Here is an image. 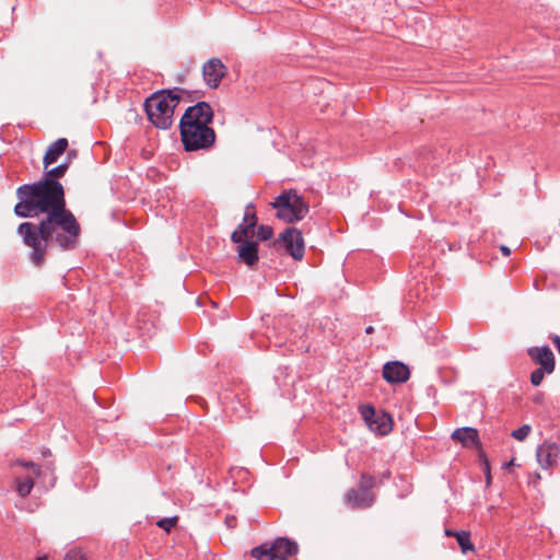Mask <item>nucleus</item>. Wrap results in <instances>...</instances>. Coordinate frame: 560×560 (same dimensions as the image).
I'll return each instance as SVG.
<instances>
[{"label":"nucleus","mask_w":560,"mask_h":560,"mask_svg":"<svg viewBox=\"0 0 560 560\" xmlns=\"http://www.w3.org/2000/svg\"><path fill=\"white\" fill-rule=\"evenodd\" d=\"M46 213L39 225L24 222L19 226L24 243L33 248L32 261L36 266L44 262L48 244L56 243L63 250L74 249L79 244L81 229L72 212Z\"/></svg>","instance_id":"nucleus-1"},{"label":"nucleus","mask_w":560,"mask_h":560,"mask_svg":"<svg viewBox=\"0 0 560 560\" xmlns=\"http://www.w3.org/2000/svg\"><path fill=\"white\" fill-rule=\"evenodd\" d=\"M213 110L207 102L189 106L179 121L180 138L186 151L206 150L213 145L215 132L209 124Z\"/></svg>","instance_id":"nucleus-2"},{"label":"nucleus","mask_w":560,"mask_h":560,"mask_svg":"<svg viewBox=\"0 0 560 560\" xmlns=\"http://www.w3.org/2000/svg\"><path fill=\"white\" fill-rule=\"evenodd\" d=\"M18 203L13 210H67L61 183L39 179L16 189Z\"/></svg>","instance_id":"nucleus-3"},{"label":"nucleus","mask_w":560,"mask_h":560,"mask_svg":"<svg viewBox=\"0 0 560 560\" xmlns=\"http://www.w3.org/2000/svg\"><path fill=\"white\" fill-rule=\"evenodd\" d=\"M180 89L162 90L153 93L144 102L149 120L159 129H168L174 122V109L180 101Z\"/></svg>","instance_id":"nucleus-4"},{"label":"nucleus","mask_w":560,"mask_h":560,"mask_svg":"<svg viewBox=\"0 0 560 560\" xmlns=\"http://www.w3.org/2000/svg\"><path fill=\"white\" fill-rule=\"evenodd\" d=\"M258 223L256 212H245L243 222L232 233L231 240L236 244V253L240 261L248 267L258 262V243L255 240V225Z\"/></svg>","instance_id":"nucleus-5"},{"label":"nucleus","mask_w":560,"mask_h":560,"mask_svg":"<svg viewBox=\"0 0 560 560\" xmlns=\"http://www.w3.org/2000/svg\"><path fill=\"white\" fill-rule=\"evenodd\" d=\"M298 552V545L287 538H278L271 545L264 544L252 549L257 560H288Z\"/></svg>","instance_id":"nucleus-6"},{"label":"nucleus","mask_w":560,"mask_h":560,"mask_svg":"<svg viewBox=\"0 0 560 560\" xmlns=\"http://www.w3.org/2000/svg\"><path fill=\"white\" fill-rule=\"evenodd\" d=\"M275 245L283 248L294 260H302L304 257V240L301 231L295 228H288L280 233Z\"/></svg>","instance_id":"nucleus-7"},{"label":"nucleus","mask_w":560,"mask_h":560,"mask_svg":"<svg viewBox=\"0 0 560 560\" xmlns=\"http://www.w3.org/2000/svg\"><path fill=\"white\" fill-rule=\"evenodd\" d=\"M359 411L371 431L380 435L388 434L393 429L392 417L386 412H376L371 405H362Z\"/></svg>","instance_id":"nucleus-8"},{"label":"nucleus","mask_w":560,"mask_h":560,"mask_svg":"<svg viewBox=\"0 0 560 560\" xmlns=\"http://www.w3.org/2000/svg\"><path fill=\"white\" fill-rule=\"evenodd\" d=\"M276 210H310L315 205H310L303 196L295 190H284L271 203Z\"/></svg>","instance_id":"nucleus-9"},{"label":"nucleus","mask_w":560,"mask_h":560,"mask_svg":"<svg viewBox=\"0 0 560 560\" xmlns=\"http://www.w3.org/2000/svg\"><path fill=\"white\" fill-rule=\"evenodd\" d=\"M536 458L542 469H553L560 458V447L555 442L546 441L537 447Z\"/></svg>","instance_id":"nucleus-10"},{"label":"nucleus","mask_w":560,"mask_h":560,"mask_svg":"<svg viewBox=\"0 0 560 560\" xmlns=\"http://www.w3.org/2000/svg\"><path fill=\"white\" fill-rule=\"evenodd\" d=\"M16 465H20L27 470L25 476H16L15 478L16 491L21 497L24 498L31 493L34 487L35 478L39 474V467L33 462L24 460H18Z\"/></svg>","instance_id":"nucleus-11"},{"label":"nucleus","mask_w":560,"mask_h":560,"mask_svg":"<svg viewBox=\"0 0 560 560\" xmlns=\"http://www.w3.org/2000/svg\"><path fill=\"white\" fill-rule=\"evenodd\" d=\"M226 73V68L219 58H211L202 67V75L206 84L217 89Z\"/></svg>","instance_id":"nucleus-12"},{"label":"nucleus","mask_w":560,"mask_h":560,"mask_svg":"<svg viewBox=\"0 0 560 560\" xmlns=\"http://www.w3.org/2000/svg\"><path fill=\"white\" fill-rule=\"evenodd\" d=\"M529 358L539 365L547 374H552L556 369L555 355L548 346L532 347L527 351Z\"/></svg>","instance_id":"nucleus-13"},{"label":"nucleus","mask_w":560,"mask_h":560,"mask_svg":"<svg viewBox=\"0 0 560 560\" xmlns=\"http://www.w3.org/2000/svg\"><path fill=\"white\" fill-rule=\"evenodd\" d=\"M383 377L390 384L405 383L410 377V371L409 368L401 362H387L383 366Z\"/></svg>","instance_id":"nucleus-14"},{"label":"nucleus","mask_w":560,"mask_h":560,"mask_svg":"<svg viewBox=\"0 0 560 560\" xmlns=\"http://www.w3.org/2000/svg\"><path fill=\"white\" fill-rule=\"evenodd\" d=\"M452 439L459 442L464 447L478 448L480 446L478 430L470 427L456 429L452 433Z\"/></svg>","instance_id":"nucleus-15"},{"label":"nucleus","mask_w":560,"mask_h":560,"mask_svg":"<svg viewBox=\"0 0 560 560\" xmlns=\"http://www.w3.org/2000/svg\"><path fill=\"white\" fill-rule=\"evenodd\" d=\"M373 498L366 490L350 489L346 494V503L352 508H368L372 504Z\"/></svg>","instance_id":"nucleus-16"},{"label":"nucleus","mask_w":560,"mask_h":560,"mask_svg":"<svg viewBox=\"0 0 560 560\" xmlns=\"http://www.w3.org/2000/svg\"><path fill=\"white\" fill-rule=\"evenodd\" d=\"M68 148V140L66 138H59L56 141H54L47 149L44 159L43 164L44 167L47 168L50 164L58 161L60 155L65 153V151Z\"/></svg>","instance_id":"nucleus-17"},{"label":"nucleus","mask_w":560,"mask_h":560,"mask_svg":"<svg viewBox=\"0 0 560 560\" xmlns=\"http://www.w3.org/2000/svg\"><path fill=\"white\" fill-rule=\"evenodd\" d=\"M68 167L69 165L67 163H62L50 170L45 168V176L43 177V179L58 182V178H61L66 174Z\"/></svg>","instance_id":"nucleus-18"},{"label":"nucleus","mask_w":560,"mask_h":560,"mask_svg":"<svg viewBox=\"0 0 560 560\" xmlns=\"http://www.w3.org/2000/svg\"><path fill=\"white\" fill-rule=\"evenodd\" d=\"M463 553L474 550V545L470 542L469 532L462 530L454 534Z\"/></svg>","instance_id":"nucleus-19"},{"label":"nucleus","mask_w":560,"mask_h":560,"mask_svg":"<svg viewBox=\"0 0 560 560\" xmlns=\"http://www.w3.org/2000/svg\"><path fill=\"white\" fill-rule=\"evenodd\" d=\"M273 235V230L271 226L269 225H265V224H261V225H258L256 223L255 225V240L258 242V241H268L272 237Z\"/></svg>","instance_id":"nucleus-20"},{"label":"nucleus","mask_w":560,"mask_h":560,"mask_svg":"<svg viewBox=\"0 0 560 560\" xmlns=\"http://www.w3.org/2000/svg\"><path fill=\"white\" fill-rule=\"evenodd\" d=\"M532 432V427L529 424H523L516 430L511 432V436L517 441H524L528 438Z\"/></svg>","instance_id":"nucleus-21"},{"label":"nucleus","mask_w":560,"mask_h":560,"mask_svg":"<svg viewBox=\"0 0 560 560\" xmlns=\"http://www.w3.org/2000/svg\"><path fill=\"white\" fill-rule=\"evenodd\" d=\"M63 560H89L86 555L79 548L70 549Z\"/></svg>","instance_id":"nucleus-22"},{"label":"nucleus","mask_w":560,"mask_h":560,"mask_svg":"<svg viewBox=\"0 0 560 560\" xmlns=\"http://www.w3.org/2000/svg\"><path fill=\"white\" fill-rule=\"evenodd\" d=\"M546 374H547V371L542 370L541 368H538L535 371H533L530 374L532 385L539 386L542 383Z\"/></svg>","instance_id":"nucleus-23"},{"label":"nucleus","mask_w":560,"mask_h":560,"mask_svg":"<svg viewBox=\"0 0 560 560\" xmlns=\"http://www.w3.org/2000/svg\"><path fill=\"white\" fill-rule=\"evenodd\" d=\"M302 212H277L278 218L289 221V222H295L302 220L304 217L301 214Z\"/></svg>","instance_id":"nucleus-24"},{"label":"nucleus","mask_w":560,"mask_h":560,"mask_svg":"<svg viewBox=\"0 0 560 560\" xmlns=\"http://www.w3.org/2000/svg\"><path fill=\"white\" fill-rule=\"evenodd\" d=\"M177 523V517H165V518H162L160 520L156 525L166 530V532H170Z\"/></svg>","instance_id":"nucleus-25"},{"label":"nucleus","mask_w":560,"mask_h":560,"mask_svg":"<svg viewBox=\"0 0 560 560\" xmlns=\"http://www.w3.org/2000/svg\"><path fill=\"white\" fill-rule=\"evenodd\" d=\"M374 485V478L370 475L363 474L361 476V489L369 491L371 487Z\"/></svg>","instance_id":"nucleus-26"},{"label":"nucleus","mask_w":560,"mask_h":560,"mask_svg":"<svg viewBox=\"0 0 560 560\" xmlns=\"http://www.w3.org/2000/svg\"><path fill=\"white\" fill-rule=\"evenodd\" d=\"M225 524L229 528H234L236 526V517L235 516H226Z\"/></svg>","instance_id":"nucleus-27"},{"label":"nucleus","mask_w":560,"mask_h":560,"mask_svg":"<svg viewBox=\"0 0 560 560\" xmlns=\"http://www.w3.org/2000/svg\"><path fill=\"white\" fill-rule=\"evenodd\" d=\"M553 345L556 346L557 350L559 351L560 353V337L559 336H553L551 338Z\"/></svg>","instance_id":"nucleus-28"},{"label":"nucleus","mask_w":560,"mask_h":560,"mask_svg":"<svg viewBox=\"0 0 560 560\" xmlns=\"http://www.w3.org/2000/svg\"><path fill=\"white\" fill-rule=\"evenodd\" d=\"M500 250L502 252V254H503L505 257L510 256V254H511V249H510L508 246H505V245H502V246L500 247Z\"/></svg>","instance_id":"nucleus-29"},{"label":"nucleus","mask_w":560,"mask_h":560,"mask_svg":"<svg viewBox=\"0 0 560 560\" xmlns=\"http://www.w3.org/2000/svg\"><path fill=\"white\" fill-rule=\"evenodd\" d=\"M19 217H22V218H28L31 217V213L32 212H15Z\"/></svg>","instance_id":"nucleus-30"},{"label":"nucleus","mask_w":560,"mask_h":560,"mask_svg":"<svg viewBox=\"0 0 560 560\" xmlns=\"http://www.w3.org/2000/svg\"><path fill=\"white\" fill-rule=\"evenodd\" d=\"M455 533H456V532H453V530H451V529H446V530H445L446 536H450V537H454V534H455Z\"/></svg>","instance_id":"nucleus-31"},{"label":"nucleus","mask_w":560,"mask_h":560,"mask_svg":"<svg viewBox=\"0 0 560 560\" xmlns=\"http://www.w3.org/2000/svg\"><path fill=\"white\" fill-rule=\"evenodd\" d=\"M373 331H374V328L372 326H369V327L365 328V332L368 335L372 334Z\"/></svg>","instance_id":"nucleus-32"},{"label":"nucleus","mask_w":560,"mask_h":560,"mask_svg":"<svg viewBox=\"0 0 560 560\" xmlns=\"http://www.w3.org/2000/svg\"><path fill=\"white\" fill-rule=\"evenodd\" d=\"M245 210H254V206L252 203H248L246 207H245Z\"/></svg>","instance_id":"nucleus-33"},{"label":"nucleus","mask_w":560,"mask_h":560,"mask_svg":"<svg viewBox=\"0 0 560 560\" xmlns=\"http://www.w3.org/2000/svg\"><path fill=\"white\" fill-rule=\"evenodd\" d=\"M36 560H45V558H37Z\"/></svg>","instance_id":"nucleus-34"}]
</instances>
